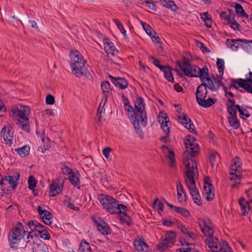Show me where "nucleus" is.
<instances>
[{
  "label": "nucleus",
  "instance_id": "f257e3e1",
  "mask_svg": "<svg viewBox=\"0 0 252 252\" xmlns=\"http://www.w3.org/2000/svg\"><path fill=\"white\" fill-rule=\"evenodd\" d=\"M186 150L184 151L183 163L186 168L185 182L194 203L201 205L202 200L195 183V178L197 176L196 163L191 158L198 155L199 146L197 141L193 137H189L185 141Z\"/></svg>",
  "mask_w": 252,
  "mask_h": 252
},
{
  "label": "nucleus",
  "instance_id": "f03ea898",
  "mask_svg": "<svg viewBox=\"0 0 252 252\" xmlns=\"http://www.w3.org/2000/svg\"><path fill=\"white\" fill-rule=\"evenodd\" d=\"M31 114L30 108L26 105H19L11 108L10 116L18 127L26 132L30 131L29 118Z\"/></svg>",
  "mask_w": 252,
  "mask_h": 252
},
{
  "label": "nucleus",
  "instance_id": "7ed1b4c3",
  "mask_svg": "<svg viewBox=\"0 0 252 252\" xmlns=\"http://www.w3.org/2000/svg\"><path fill=\"white\" fill-rule=\"evenodd\" d=\"M134 117L132 118V124L136 132L141 133V128L145 127L147 124V118L145 111V104L143 99L139 97L135 99Z\"/></svg>",
  "mask_w": 252,
  "mask_h": 252
},
{
  "label": "nucleus",
  "instance_id": "20e7f679",
  "mask_svg": "<svg viewBox=\"0 0 252 252\" xmlns=\"http://www.w3.org/2000/svg\"><path fill=\"white\" fill-rule=\"evenodd\" d=\"M70 65L72 73L77 77L85 76L88 73L86 61L78 50H72L70 53Z\"/></svg>",
  "mask_w": 252,
  "mask_h": 252
},
{
  "label": "nucleus",
  "instance_id": "39448f33",
  "mask_svg": "<svg viewBox=\"0 0 252 252\" xmlns=\"http://www.w3.org/2000/svg\"><path fill=\"white\" fill-rule=\"evenodd\" d=\"M177 64L180 69L189 77H199L200 79H202L204 76H206L208 71V68L206 66L200 68L196 65H191L189 61L187 59H184L183 63L178 62Z\"/></svg>",
  "mask_w": 252,
  "mask_h": 252
},
{
  "label": "nucleus",
  "instance_id": "423d86ee",
  "mask_svg": "<svg viewBox=\"0 0 252 252\" xmlns=\"http://www.w3.org/2000/svg\"><path fill=\"white\" fill-rule=\"evenodd\" d=\"M242 163L240 158L236 157L232 160V163L230 167L229 179L232 182L231 186L233 188H237L239 187L240 180L242 178L241 173Z\"/></svg>",
  "mask_w": 252,
  "mask_h": 252
},
{
  "label": "nucleus",
  "instance_id": "0eeeda50",
  "mask_svg": "<svg viewBox=\"0 0 252 252\" xmlns=\"http://www.w3.org/2000/svg\"><path fill=\"white\" fill-rule=\"evenodd\" d=\"M221 241L218 237H208L206 243L213 252H232L228 244L224 240Z\"/></svg>",
  "mask_w": 252,
  "mask_h": 252
},
{
  "label": "nucleus",
  "instance_id": "6e6552de",
  "mask_svg": "<svg viewBox=\"0 0 252 252\" xmlns=\"http://www.w3.org/2000/svg\"><path fill=\"white\" fill-rule=\"evenodd\" d=\"M98 200L108 211L112 214H118L120 212L119 208V202L111 196L101 194L98 196Z\"/></svg>",
  "mask_w": 252,
  "mask_h": 252
},
{
  "label": "nucleus",
  "instance_id": "1a4fd4ad",
  "mask_svg": "<svg viewBox=\"0 0 252 252\" xmlns=\"http://www.w3.org/2000/svg\"><path fill=\"white\" fill-rule=\"evenodd\" d=\"M231 87L237 90L238 87L243 88L248 93L252 94V72L246 75L245 79H237L231 80Z\"/></svg>",
  "mask_w": 252,
  "mask_h": 252
},
{
  "label": "nucleus",
  "instance_id": "9d476101",
  "mask_svg": "<svg viewBox=\"0 0 252 252\" xmlns=\"http://www.w3.org/2000/svg\"><path fill=\"white\" fill-rule=\"evenodd\" d=\"M28 225L32 231H36L40 236H50L49 232L45 229V227L36 220L29 221Z\"/></svg>",
  "mask_w": 252,
  "mask_h": 252
},
{
  "label": "nucleus",
  "instance_id": "9b49d317",
  "mask_svg": "<svg viewBox=\"0 0 252 252\" xmlns=\"http://www.w3.org/2000/svg\"><path fill=\"white\" fill-rule=\"evenodd\" d=\"M231 103L233 102L232 101ZM227 109L229 113L228 117L229 124L234 129H238L240 126V123L237 117L236 110L233 106V103L230 104Z\"/></svg>",
  "mask_w": 252,
  "mask_h": 252
},
{
  "label": "nucleus",
  "instance_id": "f8f14e48",
  "mask_svg": "<svg viewBox=\"0 0 252 252\" xmlns=\"http://www.w3.org/2000/svg\"><path fill=\"white\" fill-rule=\"evenodd\" d=\"M198 223L205 236H212L213 235L214 227L210 220H200Z\"/></svg>",
  "mask_w": 252,
  "mask_h": 252
},
{
  "label": "nucleus",
  "instance_id": "ddd939ff",
  "mask_svg": "<svg viewBox=\"0 0 252 252\" xmlns=\"http://www.w3.org/2000/svg\"><path fill=\"white\" fill-rule=\"evenodd\" d=\"M14 129L11 126L7 125L3 127L1 134L5 143L11 146L13 143Z\"/></svg>",
  "mask_w": 252,
  "mask_h": 252
},
{
  "label": "nucleus",
  "instance_id": "4468645a",
  "mask_svg": "<svg viewBox=\"0 0 252 252\" xmlns=\"http://www.w3.org/2000/svg\"><path fill=\"white\" fill-rule=\"evenodd\" d=\"M204 185L203 189L204 193L206 194V199L208 201L212 200L215 196V189L214 186L212 184V181L210 178L206 177L204 180Z\"/></svg>",
  "mask_w": 252,
  "mask_h": 252
},
{
  "label": "nucleus",
  "instance_id": "2eb2a0df",
  "mask_svg": "<svg viewBox=\"0 0 252 252\" xmlns=\"http://www.w3.org/2000/svg\"><path fill=\"white\" fill-rule=\"evenodd\" d=\"M30 234L31 232L25 230L22 224L20 222H18L12 229L9 235H12L13 236H31Z\"/></svg>",
  "mask_w": 252,
  "mask_h": 252
},
{
  "label": "nucleus",
  "instance_id": "dca6fc26",
  "mask_svg": "<svg viewBox=\"0 0 252 252\" xmlns=\"http://www.w3.org/2000/svg\"><path fill=\"white\" fill-rule=\"evenodd\" d=\"M63 184L60 183L59 180H56L52 181L50 186L49 196H56L62 191Z\"/></svg>",
  "mask_w": 252,
  "mask_h": 252
},
{
  "label": "nucleus",
  "instance_id": "f3484780",
  "mask_svg": "<svg viewBox=\"0 0 252 252\" xmlns=\"http://www.w3.org/2000/svg\"><path fill=\"white\" fill-rule=\"evenodd\" d=\"M36 210L45 224L49 225L52 222V215L48 211L43 209L40 206H38Z\"/></svg>",
  "mask_w": 252,
  "mask_h": 252
},
{
  "label": "nucleus",
  "instance_id": "a211bd4d",
  "mask_svg": "<svg viewBox=\"0 0 252 252\" xmlns=\"http://www.w3.org/2000/svg\"><path fill=\"white\" fill-rule=\"evenodd\" d=\"M207 90L206 83H202L197 88L195 93L196 100L198 103L206 98Z\"/></svg>",
  "mask_w": 252,
  "mask_h": 252
},
{
  "label": "nucleus",
  "instance_id": "6ab92c4d",
  "mask_svg": "<svg viewBox=\"0 0 252 252\" xmlns=\"http://www.w3.org/2000/svg\"><path fill=\"white\" fill-rule=\"evenodd\" d=\"M175 241V237H165L162 242L157 245L156 248L159 252H161L170 247Z\"/></svg>",
  "mask_w": 252,
  "mask_h": 252
},
{
  "label": "nucleus",
  "instance_id": "aec40b11",
  "mask_svg": "<svg viewBox=\"0 0 252 252\" xmlns=\"http://www.w3.org/2000/svg\"><path fill=\"white\" fill-rule=\"evenodd\" d=\"M232 101L233 102V106L234 108L236 110V112L237 110H238L240 117L244 119L245 118H248L250 117V115L249 114V112L246 110V109L240 106L239 105H235V101L233 99L228 98V101L226 104L227 108H228V106H229L230 104L232 103L231 102Z\"/></svg>",
  "mask_w": 252,
  "mask_h": 252
},
{
  "label": "nucleus",
  "instance_id": "412c9836",
  "mask_svg": "<svg viewBox=\"0 0 252 252\" xmlns=\"http://www.w3.org/2000/svg\"><path fill=\"white\" fill-rule=\"evenodd\" d=\"M178 119L182 125L189 130L190 132H192L194 131V126L192 123L190 119L187 117V115L183 114L182 115H181L178 117Z\"/></svg>",
  "mask_w": 252,
  "mask_h": 252
},
{
  "label": "nucleus",
  "instance_id": "4be33fe9",
  "mask_svg": "<svg viewBox=\"0 0 252 252\" xmlns=\"http://www.w3.org/2000/svg\"><path fill=\"white\" fill-rule=\"evenodd\" d=\"M104 47L105 51L108 54L115 55L118 53V50L116 49L113 43L110 41L107 38L103 39Z\"/></svg>",
  "mask_w": 252,
  "mask_h": 252
},
{
  "label": "nucleus",
  "instance_id": "5701e85b",
  "mask_svg": "<svg viewBox=\"0 0 252 252\" xmlns=\"http://www.w3.org/2000/svg\"><path fill=\"white\" fill-rule=\"evenodd\" d=\"M119 208L120 210V212L118 213V214H120V220L121 222L123 223H126L127 225H129L131 224V219L126 214L125 212H122V210L125 211L126 210V206L123 205L119 204Z\"/></svg>",
  "mask_w": 252,
  "mask_h": 252
},
{
  "label": "nucleus",
  "instance_id": "b1692460",
  "mask_svg": "<svg viewBox=\"0 0 252 252\" xmlns=\"http://www.w3.org/2000/svg\"><path fill=\"white\" fill-rule=\"evenodd\" d=\"M111 82L117 87L121 89H125L127 88L128 83L127 80L124 78L114 77L112 76H109Z\"/></svg>",
  "mask_w": 252,
  "mask_h": 252
},
{
  "label": "nucleus",
  "instance_id": "393cba45",
  "mask_svg": "<svg viewBox=\"0 0 252 252\" xmlns=\"http://www.w3.org/2000/svg\"><path fill=\"white\" fill-rule=\"evenodd\" d=\"M226 43L229 48L233 50H237V49L241 46H243L245 43V39H227Z\"/></svg>",
  "mask_w": 252,
  "mask_h": 252
},
{
  "label": "nucleus",
  "instance_id": "a878e982",
  "mask_svg": "<svg viewBox=\"0 0 252 252\" xmlns=\"http://www.w3.org/2000/svg\"><path fill=\"white\" fill-rule=\"evenodd\" d=\"M238 203L241 208L242 215L246 216L248 215L251 208L249 200L247 201L244 198H241L239 199Z\"/></svg>",
  "mask_w": 252,
  "mask_h": 252
},
{
  "label": "nucleus",
  "instance_id": "bb28decb",
  "mask_svg": "<svg viewBox=\"0 0 252 252\" xmlns=\"http://www.w3.org/2000/svg\"><path fill=\"white\" fill-rule=\"evenodd\" d=\"M158 121L161 124V128L162 130H168L169 128L170 123L167 115L164 113H160L158 116Z\"/></svg>",
  "mask_w": 252,
  "mask_h": 252
},
{
  "label": "nucleus",
  "instance_id": "cd10ccee",
  "mask_svg": "<svg viewBox=\"0 0 252 252\" xmlns=\"http://www.w3.org/2000/svg\"><path fill=\"white\" fill-rule=\"evenodd\" d=\"M24 237H9L10 242L9 246L11 248H17L22 246V244L24 243L25 240Z\"/></svg>",
  "mask_w": 252,
  "mask_h": 252
},
{
  "label": "nucleus",
  "instance_id": "c85d7f7f",
  "mask_svg": "<svg viewBox=\"0 0 252 252\" xmlns=\"http://www.w3.org/2000/svg\"><path fill=\"white\" fill-rule=\"evenodd\" d=\"M202 79H200L202 83H206V88H208L212 92L216 91L217 87H216L215 84H214L213 80L209 77V71L207 73L206 76H204V78Z\"/></svg>",
  "mask_w": 252,
  "mask_h": 252
},
{
  "label": "nucleus",
  "instance_id": "c756f323",
  "mask_svg": "<svg viewBox=\"0 0 252 252\" xmlns=\"http://www.w3.org/2000/svg\"><path fill=\"white\" fill-rule=\"evenodd\" d=\"M96 226L98 230L100 231L102 235H108L111 232L108 225L101 220L96 224Z\"/></svg>",
  "mask_w": 252,
  "mask_h": 252
},
{
  "label": "nucleus",
  "instance_id": "7c9ffc66",
  "mask_svg": "<svg viewBox=\"0 0 252 252\" xmlns=\"http://www.w3.org/2000/svg\"><path fill=\"white\" fill-rule=\"evenodd\" d=\"M134 245L137 252H150L148 251L147 244L141 239L139 241L135 240Z\"/></svg>",
  "mask_w": 252,
  "mask_h": 252
},
{
  "label": "nucleus",
  "instance_id": "2f4dec72",
  "mask_svg": "<svg viewBox=\"0 0 252 252\" xmlns=\"http://www.w3.org/2000/svg\"><path fill=\"white\" fill-rule=\"evenodd\" d=\"M177 190L178 199L180 201H185L186 200V193L184 191L183 186L180 182L177 183Z\"/></svg>",
  "mask_w": 252,
  "mask_h": 252
},
{
  "label": "nucleus",
  "instance_id": "473e14b6",
  "mask_svg": "<svg viewBox=\"0 0 252 252\" xmlns=\"http://www.w3.org/2000/svg\"><path fill=\"white\" fill-rule=\"evenodd\" d=\"M217 99L216 98H212L208 97V98L203 99L198 102V104L201 107L204 108H209L215 104Z\"/></svg>",
  "mask_w": 252,
  "mask_h": 252
},
{
  "label": "nucleus",
  "instance_id": "72a5a7b5",
  "mask_svg": "<svg viewBox=\"0 0 252 252\" xmlns=\"http://www.w3.org/2000/svg\"><path fill=\"white\" fill-rule=\"evenodd\" d=\"M30 150V147L27 145H25L21 148L15 149V151L16 152L17 154L22 158H25L28 156Z\"/></svg>",
  "mask_w": 252,
  "mask_h": 252
},
{
  "label": "nucleus",
  "instance_id": "f704fd0d",
  "mask_svg": "<svg viewBox=\"0 0 252 252\" xmlns=\"http://www.w3.org/2000/svg\"><path fill=\"white\" fill-rule=\"evenodd\" d=\"M165 7L167 8L170 9L173 11H176L178 9V7L174 3V1L171 0H162L160 2Z\"/></svg>",
  "mask_w": 252,
  "mask_h": 252
},
{
  "label": "nucleus",
  "instance_id": "c9c22d12",
  "mask_svg": "<svg viewBox=\"0 0 252 252\" xmlns=\"http://www.w3.org/2000/svg\"><path fill=\"white\" fill-rule=\"evenodd\" d=\"M161 71L163 72L164 76L169 82H173L174 77L173 76L171 68L168 66H166Z\"/></svg>",
  "mask_w": 252,
  "mask_h": 252
},
{
  "label": "nucleus",
  "instance_id": "e433bc0d",
  "mask_svg": "<svg viewBox=\"0 0 252 252\" xmlns=\"http://www.w3.org/2000/svg\"><path fill=\"white\" fill-rule=\"evenodd\" d=\"M68 178L69 181L73 185L76 187L78 189L80 188V181L78 174L73 172L68 176Z\"/></svg>",
  "mask_w": 252,
  "mask_h": 252
},
{
  "label": "nucleus",
  "instance_id": "4c0bfd02",
  "mask_svg": "<svg viewBox=\"0 0 252 252\" xmlns=\"http://www.w3.org/2000/svg\"><path fill=\"white\" fill-rule=\"evenodd\" d=\"M125 110L127 112V115L131 117V121L132 122V118L135 116L134 114V109L129 105L127 99L124 101Z\"/></svg>",
  "mask_w": 252,
  "mask_h": 252
},
{
  "label": "nucleus",
  "instance_id": "58836bf2",
  "mask_svg": "<svg viewBox=\"0 0 252 252\" xmlns=\"http://www.w3.org/2000/svg\"><path fill=\"white\" fill-rule=\"evenodd\" d=\"M78 252H92L90 244L85 240H82L79 245Z\"/></svg>",
  "mask_w": 252,
  "mask_h": 252
},
{
  "label": "nucleus",
  "instance_id": "ea45409f",
  "mask_svg": "<svg viewBox=\"0 0 252 252\" xmlns=\"http://www.w3.org/2000/svg\"><path fill=\"white\" fill-rule=\"evenodd\" d=\"M110 84L108 81H103L101 83V87L104 97L105 98V101L107 100V94L109 93L111 90Z\"/></svg>",
  "mask_w": 252,
  "mask_h": 252
},
{
  "label": "nucleus",
  "instance_id": "a19ab883",
  "mask_svg": "<svg viewBox=\"0 0 252 252\" xmlns=\"http://www.w3.org/2000/svg\"><path fill=\"white\" fill-rule=\"evenodd\" d=\"M18 179L16 178L15 177L12 176H5L3 179V181L7 182L10 186L13 188H15L17 186V180Z\"/></svg>",
  "mask_w": 252,
  "mask_h": 252
},
{
  "label": "nucleus",
  "instance_id": "79ce46f5",
  "mask_svg": "<svg viewBox=\"0 0 252 252\" xmlns=\"http://www.w3.org/2000/svg\"><path fill=\"white\" fill-rule=\"evenodd\" d=\"M140 23L142 25L145 31L149 36L155 34V31L149 24L143 21H140Z\"/></svg>",
  "mask_w": 252,
  "mask_h": 252
},
{
  "label": "nucleus",
  "instance_id": "37998d69",
  "mask_svg": "<svg viewBox=\"0 0 252 252\" xmlns=\"http://www.w3.org/2000/svg\"><path fill=\"white\" fill-rule=\"evenodd\" d=\"M236 12L243 17L248 18L249 16L245 12L243 7L239 4H236L235 6Z\"/></svg>",
  "mask_w": 252,
  "mask_h": 252
},
{
  "label": "nucleus",
  "instance_id": "c03bdc74",
  "mask_svg": "<svg viewBox=\"0 0 252 252\" xmlns=\"http://www.w3.org/2000/svg\"><path fill=\"white\" fill-rule=\"evenodd\" d=\"M153 208L159 213L163 211L164 204L162 202L160 201L158 198H156L155 199L153 203Z\"/></svg>",
  "mask_w": 252,
  "mask_h": 252
},
{
  "label": "nucleus",
  "instance_id": "a18cd8bd",
  "mask_svg": "<svg viewBox=\"0 0 252 252\" xmlns=\"http://www.w3.org/2000/svg\"><path fill=\"white\" fill-rule=\"evenodd\" d=\"M220 158L217 153L210 155V161L212 167L217 166L219 162Z\"/></svg>",
  "mask_w": 252,
  "mask_h": 252
},
{
  "label": "nucleus",
  "instance_id": "49530a36",
  "mask_svg": "<svg viewBox=\"0 0 252 252\" xmlns=\"http://www.w3.org/2000/svg\"><path fill=\"white\" fill-rule=\"evenodd\" d=\"M175 212L179 213L185 217H188L190 216V213L189 211L184 208L177 207Z\"/></svg>",
  "mask_w": 252,
  "mask_h": 252
},
{
  "label": "nucleus",
  "instance_id": "de8ad7c7",
  "mask_svg": "<svg viewBox=\"0 0 252 252\" xmlns=\"http://www.w3.org/2000/svg\"><path fill=\"white\" fill-rule=\"evenodd\" d=\"M217 65L220 75H222L224 69V62L223 60L221 59H218Z\"/></svg>",
  "mask_w": 252,
  "mask_h": 252
},
{
  "label": "nucleus",
  "instance_id": "09e8293b",
  "mask_svg": "<svg viewBox=\"0 0 252 252\" xmlns=\"http://www.w3.org/2000/svg\"><path fill=\"white\" fill-rule=\"evenodd\" d=\"M36 181L33 176H31L28 179L29 188L31 190H33L36 187Z\"/></svg>",
  "mask_w": 252,
  "mask_h": 252
},
{
  "label": "nucleus",
  "instance_id": "8fccbe9b",
  "mask_svg": "<svg viewBox=\"0 0 252 252\" xmlns=\"http://www.w3.org/2000/svg\"><path fill=\"white\" fill-rule=\"evenodd\" d=\"M202 19L203 20L204 22L205 23L206 26L210 28L212 26V21L208 17L207 13H203L202 16H201Z\"/></svg>",
  "mask_w": 252,
  "mask_h": 252
},
{
  "label": "nucleus",
  "instance_id": "3c124183",
  "mask_svg": "<svg viewBox=\"0 0 252 252\" xmlns=\"http://www.w3.org/2000/svg\"><path fill=\"white\" fill-rule=\"evenodd\" d=\"M114 22L117 26L118 28L119 29V30L121 31V32L124 34L125 35L126 33V31L124 28L123 25L121 23V22L117 19H115L113 20Z\"/></svg>",
  "mask_w": 252,
  "mask_h": 252
},
{
  "label": "nucleus",
  "instance_id": "603ef678",
  "mask_svg": "<svg viewBox=\"0 0 252 252\" xmlns=\"http://www.w3.org/2000/svg\"><path fill=\"white\" fill-rule=\"evenodd\" d=\"M163 131L165 133V135L161 137L159 139L160 141L164 142V143H167L170 141L169 139V136H170V128H168V130H163Z\"/></svg>",
  "mask_w": 252,
  "mask_h": 252
},
{
  "label": "nucleus",
  "instance_id": "864d4df0",
  "mask_svg": "<svg viewBox=\"0 0 252 252\" xmlns=\"http://www.w3.org/2000/svg\"><path fill=\"white\" fill-rule=\"evenodd\" d=\"M64 205L66 206L67 207L75 211H78L79 210L78 207H76L73 203H72L70 201V199H66L64 201Z\"/></svg>",
  "mask_w": 252,
  "mask_h": 252
},
{
  "label": "nucleus",
  "instance_id": "5fc2aeb1",
  "mask_svg": "<svg viewBox=\"0 0 252 252\" xmlns=\"http://www.w3.org/2000/svg\"><path fill=\"white\" fill-rule=\"evenodd\" d=\"M168 154L167 157L170 160L171 163H170V165L172 167H174L175 165V155L173 151L168 150Z\"/></svg>",
  "mask_w": 252,
  "mask_h": 252
},
{
  "label": "nucleus",
  "instance_id": "6e6d98bb",
  "mask_svg": "<svg viewBox=\"0 0 252 252\" xmlns=\"http://www.w3.org/2000/svg\"><path fill=\"white\" fill-rule=\"evenodd\" d=\"M62 172L65 175H68V176H70L71 174L73 173V172L72 171V169L67 166L65 164H63L62 167Z\"/></svg>",
  "mask_w": 252,
  "mask_h": 252
},
{
  "label": "nucleus",
  "instance_id": "4d7b16f0",
  "mask_svg": "<svg viewBox=\"0 0 252 252\" xmlns=\"http://www.w3.org/2000/svg\"><path fill=\"white\" fill-rule=\"evenodd\" d=\"M222 19L225 20V22L229 24L231 22V16L229 14H227L226 12H222L220 14Z\"/></svg>",
  "mask_w": 252,
  "mask_h": 252
},
{
  "label": "nucleus",
  "instance_id": "13d9d810",
  "mask_svg": "<svg viewBox=\"0 0 252 252\" xmlns=\"http://www.w3.org/2000/svg\"><path fill=\"white\" fill-rule=\"evenodd\" d=\"M151 59H152L153 61V64L159 68L161 70H162L166 66H163L160 64L159 63V61L158 60H157L155 58H154L153 56L150 57Z\"/></svg>",
  "mask_w": 252,
  "mask_h": 252
},
{
  "label": "nucleus",
  "instance_id": "bf43d9fd",
  "mask_svg": "<svg viewBox=\"0 0 252 252\" xmlns=\"http://www.w3.org/2000/svg\"><path fill=\"white\" fill-rule=\"evenodd\" d=\"M197 46L201 50L203 53L209 52L210 50L208 49L206 46L203 43L200 41L197 42Z\"/></svg>",
  "mask_w": 252,
  "mask_h": 252
},
{
  "label": "nucleus",
  "instance_id": "052dcab7",
  "mask_svg": "<svg viewBox=\"0 0 252 252\" xmlns=\"http://www.w3.org/2000/svg\"><path fill=\"white\" fill-rule=\"evenodd\" d=\"M46 103L49 105H52L55 103L54 97L51 94H48L46 97Z\"/></svg>",
  "mask_w": 252,
  "mask_h": 252
},
{
  "label": "nucleus",
  "instance_id": "680f3d73",
  "mask_svg": "<svg viewBox=\"0 0 252 252\" xmlns=\"http://www.w3.org/2000/svg\"><path fill=\"white\" fill-rule=\"evenodd\" d=\"M145 3L149 8L152 10L157 11V8L156 4L153 3L151 0H146L145 1Z\"/></svg>",
  "mask_w": 252,
  "mask_h": 252
},
{
  "label": "nucleus",
  "instance_id": "e2e57ef3",
  "mask_svg": "<svg viewBox=\"0 0 252 252\" xmlns=\"http://www.w3.org/2000/svg\"><path fill=\"white\" fill-rule=\"evenodd\" d=\"M213 80L214 84H215L216 87H217L216 91H217L221 85V81L220 79L216 78L214 76H213Z\"/></svg>",
  "mask_w": 252,
  "mask_h": 252
},
{
  "label": "nucleus",
  "instance_id": "0e129e2a",
  "mask_svg": "<svg viewBox=\"0 0 252 252\" xmlns=\"http://www.w3.org/2000/svg\"><path fill=\"white\" fill-rule=\"evenodd\" d=\"M111 151V149L109 147H106L102 150V154L105 158H109Z\"/></svg>",
  "mask_w": 252,
  "mask_h": 252
},
{
  "label": "nucleus",
  "instance_id": "69168bd1",
  "mask_svg": "<svg viewBox=\"0 0 252 252\" xmlns=\"http://www.w3.org/2000/svg\"><path fill=\"white\" fill-rule=\"evenodd\" d=\"M153 42L156 43V44L160 43V38L157 35V33L156 32L155 35H150Z\"/></svg>",
  "mask_w": 252,
  "mask_h": 252
},
{
  "label": "nucleus",
  "instance_id": "338daca9",
  "mask_svg": "<svg viewBox=\"0 0 252 252\" xmlns=\"http://www.w3.org/2000/svg\"><path fill=\"white\" fill-rule=\"evenodd\" d=\"M41 139L43 143H45L47 144L46 145H44V149L45 150L48 149L49 148V145H48L49 139L48 138L45 137V136L44 135H43L41 137Z\"/></svg>",
  "mask_w": 252,
  "mask_h": 252
},
{
  "label": "nucleus",
  "instance_id": "774afa93",
  "mask_svg": "<svg viewBox=\"0 0 252 252\" xmlns=\"http://www.w3.org/2000/svg\"><path fill=\"white\" fill-rule=\"evenodd\" d=\"M230 27L234 30H239L240 25L236 21H233L231 23Z\"/></svg>",
  "mask_w": 252,
  "mask_h": 252
}]
</instances>
